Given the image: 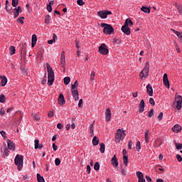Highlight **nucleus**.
Masks as SVG:
<instances>
[{
    "instance_id": "f257e3e1",
    "label": "nucleus",
    "mask_w": 182,
    "mask_h": 182,
    "mask_svg": "<svg viewBox=\"0 0 182 182\" xmlns=\"http://www.w3.org/2000/svg\"><path fill=\"white\" fill-rule=\"evenodd\" d=\"M47 72H48V86H52L53 85V82H55V73L53 72V69L50 67L49 63L46 64Z\"/></svg>"
},
{
    "instance_id": "f03ea898",
    "label": "nucleus",
    "mask_w": 182,
    "mask_h": 182,
    "mask_svg": "<svg viewBox=\"0 0 182 182\" xmlns=\"http://www.w3.org/2000/svg\"><path fill=\"white\" fill-rule=\"evenodd\" d=\"M150 69V63L146 62L145 64V67L144 69L140 72L139 77L144 80V79H147L149 77V72Z\"/></svg>"
},
{
    "instance_id": "7ed1b4c3",
    "label": "nucleus",
    "mask_w": 182,
    "mask_h": 182,
    "mask_svg": "<svg viewBox=\"0 0 182 182\" xmlns=\"http://www.w3.org/2000/svg\"><path fill=\"white\" fill-rule=\"evenodd\" d=\"M14 163L18 167V170L21 171L23 167V156L17 154L14 159Z\"/></svg>"
},
{
    "instance_id": "20e7f679",
    "label": "nucleus",
    "mask_w": 182,
    "mask_h": 182,
    "mask_svg": "<svg viewBox=\"0 0 182 182\" xmlns=\"http://www.w3.org/2000/svg\"><path fill=\"white\" fill-rule=\"evenodd\" d=\"M101 27L103 28V33L105 35H112V33H114V28L110 24H107L105 23H101Z\"/></svg>"
},
{
    "instance_id": "39448f33",
    "label": "nucleus",
    "mask_w": 182,
    "mask_h": 182,
    "mask_svg": "<svg viewBox=\"0 0 182 182\" xmlns=\"http://www.w3.org/2000/svg\"><path fill=\"white\" fill-rule=\"evenodd\" d=\"M126 137V134L122 129H117V133L115 134V142L120 143L122 140H124Z\"/></svg>"
},
{
    "instance_id": "423d86ee",
    "label": "nucleus",
    "mask_w": 182,
    "mask_h": 182,
    "mask_svg": "<svg viewBox=\"0 0 182 182\" xmlns=\"http://www.w3.org/2000/svg\"><path fill=\"white\" fill-rule=\"evenodd\" d=\"M97 15L102 19H106V18H107V15H112V11L109 10L100 11L97 12Z\"/></svg>"
},
{
    "instance_id": "0eeeda50",
    "label": "nucleus",
    "mask_w": 182,
    "mask_h": 182,
    "mask_svg": "<svg viewBox=\"0 0 182 182\" xmlns=\"http://www.w3.org/2000/svg\"><path fill=\"white\" fill-rule=\"evenodd\" d=\"M175 100L176 102V109H177V110H181L182 96L176 95Z\"/></svg>"
},
{
    "instance_id": "6e6552de",
    "label": "nucleus",
    "mask_w": 182,
    "mask_h": 182,
    "mask_svg": "<svg viewBox=\"0 0 182 182\" xmlns=\"http://www.w3.org/2000/svg\"><path fill=\"white\" fill-rule=\"evenodd\" d=\"M100 53H101V55H107V53H109V49H107V47L106 46V44L102 43L98 49Z\"/></svg>"
},
{
    "instance_id": "1a4fd4ad",
    "label": "nucleus",
    "mask_w": 182,
    "mask_h": 182,
    "mask_svg": "<svg viewBox=\"0 0 182 182\" xmlns=\"http://www.w3.org/2000/svg\"><path fill=\"white\" fill-rule=\"evenodd\" d=\"M163 83L167 89H170V81H168V76L167 75V73L164 74Z\"/></svg>"
},
{
    "instance_id": "9d476101",
    "label": "nucleus",
    "mask_w": 182,
    "mask_h": 182,
    "mask_svg": "<svg viewBox=\"0 0 182 182\" xmlns=\"http://www.w3.org/2000/svg\"><path fill=\"white\" fill-rule=\"evenodd\" d=\"M13 11H14V19H16V18L19 16V14L22 12V9L21 8L20 6H18V7L14 9Z\"/></svg>"
},
{
    "instance_id": "9b49d317",
    "label": "nucleus",
    "mask_w": 182,
    "mask_h": 182,
    "mask_svg": "<svg viewBox=\"0 0 182 182\" xmlns=\"http://www.w3.org/2000/svg\"><path fill=\"white\" fill-rule=\"evenodd\" d=\"M112 119V112L110 111V108H107L105 111V121L110 122Z\"/></svg>"
},
{
    "instance_id": "f8f14e48",
    "label": "nucleus",
    "mask_w": 182,
    "mask_h": 182,
    "mask_svg": "<svg viewBox=\"0 0 182 182\" xmlns=\"http://www.w3.org/2000/svg\"><path fill=\"white\" fill-rule=\"evenodd\" d=\"M137 178H139L138 182H146V179H144V175L141 171H137L136 173Z\"/></svg>"
},
{
    "instance_id": "ddd939ff",
    "label": "nucleus",
    "mask_w": 182,
    "mask_h": 182,
    "mask_svg": "<svg viewBox=\"0 0 182 182\" xmlns=\"http://www.w3.org/2000/svg\"><path fill=\"white\" fill-rule=\"evenodd\" d=\"M65 51H63L61 53V58H60V65H61L62 68H63V72H65Z\"/></svg>"
},
{
    "instance_id": "4468645a",
    "label": "nucleus",
    "mask_w": 182,
    "mask_h": 182,
    "mask_svg": "<svg viewBox=\"0 0 182 182\" xmlns=\"http://www.w3.org/2000/svg\"><path fill=\"white\" fill-rule=\"evenodd\" d=\"M7 147L9 150H11V151H15V144L12 142L10 139H7Z\"/></svg>"
},
{
    "instance_id": "2eb2a0df",
    "label": "nucleus",
    "mask_w": 182,
    "mask_h": 182,
    "mask_svg": "<svg viewBox=\"0 0 182 182\" xmlns=\"http://www.w3.org/2000/svg\"><path fill=\"white\" fill-rule=\"evenodd\" d=\"M58 103L60 105V106H63L65 103H66V101H65V97H63V94H60L58 99Z\"/></svg>"
},
{
    "instance_id": "dca6fc26",
    "label": "nucleus",
    "mask_w": 182,
    "mask_h": 182,
    "mask_svg": "<svg viewBox=\"0 0 182 182\" xmlns=\"http://www.w3.org/2000/svg\"><path fill=\"white\" fill-rule=\"evenodd\" d=\"M0 79L1 80L0 84L2 87L6 86V83H8V78L5 75H0Z\"/></svg>"
},
{
    "instance_id": "f3484780",
    "label": "nucleus",
    "mask_w": 182,
    "mask_h": 182,
    "mask_svg": "<svg viewBox=\"0 0 182 182\" xmlns=\"http://www.w3.org/2000/svg\"><path fill=\"white\" fill-rule=\"evenodd\" d=\"M122 31L125 35H130V28H129V26H126V24H124L122 27Z\"/></svg>"
},
{
    "instance_id": "a211bd4d",
    "label": "nucleus",
    "mask_w": 182,
    "mask_h": 182,
    "mask_svg": "<svg viewBox=\"0 0 182 182\" xmlns=\"http://www.w3.org/2000/svg\"><path fill=\"white\" fill-rule=\"evenodd\" d=\"M111 163L113 167H118L119 166V161H117V158H116V155H114L112 159H111Z\"/></svg>"
},
{
    "instance_id": "6ab92c4d",
    "label": "nucleus",
    "mask_w": 182,
    "mask_h": 182,
    "mask_svg": "<svg viewBox=\"0 0 182 182\" xmlns=\"http://www.w3.org/2000/svg\"><path fill=\"white\" fill-rule=\"evenodd\" d=\"M181 126L179 124H175L172 128V131L173 133H180V132H181Z\"/></svg>"
},
{
    "instance_id": "aec40b11",
    "label": "nucleus",
    "mask_w": 182,
    "mask_h": 182,
    "mask_svg": "<svg viewBox=\"0 0 182 182\" xmlns=\"http://www.w3.org/2000/svg\"><path fill=\"white\" fill-rule=\"evenodd\" d=\"M43 147V145L42 144H39L38 139H35L34 141V149L36 150H38V149H42Z\"/></svg>"
},
{
    "instance_id": "412c9836",
    "label": "nucleus",
    "mask_w": 182,
    "mask_h": 182,
    "mask_svg": "<svg viewBox=\"0 0 182 182\" xmlns=\"http://www.w3.org/2000/svg\"><path fill=\"white\" fill-rule=\"evenodd\" d=\"M146 92L149 96H153V87H151V85L148 84L146 85Z\"/></svg>"
},
{
    "instance_id": "4be33fe9",
    "label": "nucleus",
    "mask_w": 182,
    "mask_h": 182,
    "mask_svg": "<svg viewBox=\"0 0 182 182\" xmlns=\"http://www.w3.org/2000/svg\"><path fill=\"white\" fill-rule=\"evenodd\" d=\"M73 97H74L75 100H79V92L77 90H72Z\"/></svg>"
},
{
    "instance_id": "5701e85b",
    "label": "nucleus",
    "mask_w": 182,
    "mask_h": 182,
    "mask_svg": "<svg viewBox=\"0 0 182 182\" xmlns=\"http://www.w3.org/2000/svg\"><path fill=\"white\" fill-rule=\"evenodd\" d=\"M145 107L146 104L144 103V100H141L139 104V113H143V112H144Z\"/></svg>"
},
{
    "instance_id": "b1692460",
    "label": "nucleus",
    "mask_w": 182,
    "mask_h": 182,
    "mask_svg": "<svg viewBox=\"0 0 182 182\" xmlns=\"http://www.w3.org/2000/svg\"><path fill=\"white\" fill-rule=\"evenodd\" d=\"M150 131L149 130H146L144 133V139L146 143H149L150 141Z\"/></svg>"
},
{
    "instance_id": "393cba45",
    "label": "nucleus",
    "mask_w": 182,
    "mask_h": 182,
    "mask_svg": "<svg viewBox=\"0 0 182 182\" xmlns=\"http://www.w3.org/2000/svg\"><path fill=\"white\" fill-rule=\"evenodd\" d=\"M36 42H38V38H36V35L33 34L31 38V46L35 48V45H36Z\"/></svg>"
},
{
    "instance_id": "a878e982",
    "label": "nucleus",
    "mask_w": 182,
    "mask_h": 182,
    "mask_svg": "<svg viewBox=\"0 0 182 182\" xmlns=\"http://www.w3.org/2000/svg\"><path fill=\"white\" fill-rule=\"evenodd\" d=\"M93 126H95V122L90 125V133L91 137H93V136H95V129H93Z\"/></svg>"
},
{
    "instance_id": "bb28decb",
    "label": "nucleus",
    "mask_w": 182,
    "mask_h": 182,
    "mask_svg": "<svg viewBox=\"0 0 182 182\" xmlns=\"http://www.w3.org/2000/svg\"><path fill=\"white\" fill-rule=\"evenodd\" d=\"M105 149H106V146L105 145V143L100 144V153H102V154L105 153Z\"/></svg>"
},
{
    "instance_id": "cd10ccee",
    "label": "nucleus",
    "mask_w": 182,
    "mask_h": 182,
    "mask_svg": "<svg viewBox=\"0 0 182 182\" xmlns=\"http://www.w3.org/2000/svg\"><path fill=\"white\" fill-rule=\"evenodd\" d=\"M141 11H142V12H144L145 14H150V9L149 7H146L144 6H143L141 8Z\"/></svg>"
},
{
    "instance_id": "c85d7f7f",
    "label": "nucleus",
    "mask_w": 182,
    "mask_h": 182,
    "mask_svg": "<svg viewBox=\"0 0 182 182\" xmlns=\"http://www.w3.org/2000/svg\"><path fill=\"white\" fill-rule=\"evenodd\" d=\"M123 161H124V166H126V167H127V166H129V156H123Z\"/></svg>"
},
{
    "instance_id": "c756f323",
    "label": "nucleus",
    "mask_w": 182,
    "mask_h": 182,
    "mask_svg": "<svg viewBox=\"0 0 182 182\" xmlns=\"http://www.w3.org/2000/svg\"><path fill=\"white\" fill-rule=\"evenodd\" d=\"M99 144V138L97 136H94L92 139V145L97 146Z\"/></svg>"
},
{
    "instance_id": "7c9ffc66",
    "label": "nucleus",
    "mask_w": 182,
    "mask_h": 182,
    "mask_svg": "<svg viewBox=\"0 0 182 182\" xmlns=\"http://www.w3.org/2000/svg\"><path fill=\"white\" fill-rule=\"evenodd\" d=\"M52 18H50V16L46 15L45 17V23H46V25H49V23L50 22Z\"/></svg>"
},
{
    "instance_id": "2f4dec72",
    "label": "nucleus",
    "mask_w": 182,
    "mask_h": 182,
    "mask_svg": "<svg viewBox=\"0 0 182 182\" xmlns=\"http://www.w3.org/2000/svg\"><path fill=\"white\" fill-rule=\"evenodd\" d=\"M24 20H25V17L21 16V17H19L18 18H17L16 21H17V23H21V25H23Z\"/></svg>"
},
{
    "instance_id": "473e14b6",
    "label": "nucleus",
    "mask_w": 182,
    "mask_h": 182,
    "mask_svg": "<svg viewBox=\"0 0 182 182\" xmlns=\"http://www.w3.org/2000/svg\"><path fill=\"white\" fill-rule=\"evenodd\" d=\"M124 25H126L127 26H129V25H131V26H133V21H132L131 19L127 18L124 22Z\"/></svg>"
},
{
    "instance_id": "72a5a7b5",
    "label": "nucleus",
    "mask_w": 182,
    "mask_h": 182,
    "mask_svg": "<svg viewBox=\"0 0 182 182\" xmlns=\"http://www.w3.org/2000/svg\"><path fill=\"white\" fill-rule=\"evenodd\" d=\"M94 170H95V171H99V170H100V164H99V162L95 164Z\"/></svg>"
},
{
    "instance_id": "f704fd0d",
    "label": "nucleus",
    "mask_w": 182,
    "mask_h": 182,
    "mask_svg": "<svg viewBox=\"0 0 182 182\" xmlns=\"http://www.w3.org/2000/svg\"><path fill=\"white\" fill-rule=\"evenodd\" d=\"M77 86H79V82H77V80H75L74 84L71 85V90H75V89L77 87Z\"/></svg>"
},
{
    "instance_id": "c9c22d12",
    "label": "nucleus",
    "mask_w": 182,
    "mask_h": 182,
    "mask_svg": "<svg viewBox=\"0 0 182 182\" xmlns=\"http://www.w3.org/2000/svg\"><path fill=\"white\" fill-rule=\"evenodd\" d=\"M19 4V0H12L11 5L14 8H16Z\"/></svg>"
},
{
    "instance_id": "e433bc0d",
    "label": "nucleus",
    "mask_w": 182,
    "mask_h": 182,
    "mask_svg": "<svg viewBox=\"0 0 182 182\" xmlns=\"http://www.w3.org/2000/svg\"><path fill=\"white\" fill-rule=\"evenodd\" d=\"M69 83H70V78L69 77H64V85L68 86V85H69Z\"/></svg>"
},
{
    "instance_id": "4c0bfd02",
    "label": "nucleus",
    "mask_w": 182,
    "mask_h": 182,
    "mask_svg": "<svg viewBox=\"0 0 182 182\" xmlns=\"http://www.w3.org/2000/svg\"><path fill=\"white\" fill-rule=\"evenodd\" d=\"M16 49H15V46H11L10 47V55H15V52H16Z\"/></svg>"
},
{
    "instance_id": "58836bf2",
    "label": "nucleus",
    "mask_w": 182,
    "mask_h": 182,
    "mask_svg": "<svg viewBox=\"0 0 182 182\" xmlns=\"http://www.w3.org/2000/svg\"><path fill=\"white\" fill-rule=\"evenodd\" d=\"M136 149L137 151H140V149H141V145L140 144V141H137V142L136 144Z\"/></svg>"
},
{
    "instance_id": "ea45409f",
    "label": "nucleus",
    "mask_w": 182,
    "mask_h": 182,
    "mask_svg": "<svg viewBox=\"0 0 182 182\" xmlns=\"http://www.w3.org/2000/svg\"><path fill=\"white\" fill-rule=\"evenodd\" d=\"M175 146H176V150H181V149H182V144L176 142L175 143Z\"/></svg>"
},
{
    "instance_id": "a19ab883",
    "label": "nucleus",
    "mask_w": 182,
    "mask_h": 182,
    "mask_svg": "<svg viewBox=\"0 0 182 182\" xmlns=\"http://www.w3.org/2000/svg\"><path fill=\"white\" fill-rule=\"evenodd\" d=\"M3 156L4 157H8L9 156V151L6 149H4V152H3Z\"/></svg>"
},
{
    "instance_id": "79ce46f5",
    "label": "nucleus",
    "mask_w": 182,
    "mask_h": 182,
    "mask_svg": "<svg viewBox=\"0 0 182 182\" xmlns=\"http://www.w3.org/2000/svg\"><path fill=\"white\" fill-rule=\"evenodd\" d=\"M33 120H36V122H39V120H41V117H39L36 114H33Z\"/></svg>"
},
{
    "instance_id": "37998d69",
    "label": "nucleus",
    "mask_w": 182,
    "mask_h": 182,
    "mask_svg": "<svg viewBox=\"0 0 182 182\" xmlns=\"http://www.w3.org/2000/svg\"><path fill=\"white\" fill-rule=\"evenodd\" d=\"M95 71H92L91 75H90V80H91V82H94L95 81Z\"/></svg>"
},
{
    "instance_id": "c03bdc74",
    "label": "nucleus",
    "mask_w": 182,
    "mask_h": 182,
    "mask_svg": "<svg viewBox=\"0 0 182 182\" xmlns=\"http://www.w3.org/2000/svg\"><path fill=\"white\" fill-rule=\"evenodd\" d=\"M0 103H5V95L2 94L0 95Z\"/></svg>"
},
{
    "instance_id": "a18cd8bd",
    "label": "nucleus",
    "mask_w": 182,
    "mask_h": 182,
    "mask_svg": "<svg viewBox=\"0 0 182 182\" xmlns=\"http://www.w3.org/2000/svg\"><path fill=\"white\" fill-rule=\"evenodd\" d=\"M77 4L80 6H83V5H85V1H83V0H77Z\"/></svg>"
},
{
    "instance_id": "49530a36",
    "label": "nucleus",
    "mask_w": 182,
    "mask_h": 182,
    "mask_svg": "<svg viewBox=\"0 0 182 182\" xmlns=\"http://www.w3.org/2000/svg\"><path fill=\"white\" fill-rule=\"evenodd\" d=\"M154 114V109H151L149 112H148V116L149 117H153Z\"/></svg>"
},
{
    "instance_id": "de8ad7c7",
    "label": "nucleus",
    "mask_w": 182,
    "mask_h": 182,
    "mask_svg": "<svg viewBox=\"0 0 182 182\" xmlns=\"http://www.w3.org/2000/svg\"><path fill=\"white\" fill-rule=\"evenodd\" d=\"M55 166H60V159H59V158L55 159Z\"/></svg>"
},
{
    "instance_id": "09e8293b",
    "label": "nucleus",
    "mask_w": 182,
    "mask_h": 182,
    "mask_svg": "<svg viewBox=\"0 0 182 182\" xmlns=\"http://www.w3.org/2000/svg\"><path fill=\"white\" fill-rule=\"evenodd\" d=\"M149 103L150 105H151V106H154V105H156V102H154V99L151 97L149 98Z\"/></svg>"
},
{
    "instance_id": "8fccbe9b",
    "label": "nucleus",
    "mask_w": 182,
    "mask_h": 182,
    "mask_svg": "<svg viewBox=\"0 0 182 182\" xmlns=\"http://www.w3.org/2000/svg\"><path fill=\"white\" fill-rule=\"evenodd\" d=\"M78 107H83V100L80 99L78 102Z\"/></svg>"
},
{
    "instance_id": "3c124183",
    "label": "nucleus",
    "mask_w": 182,
    "mask_h": 182,
    "mask_svg": "<svg viewBox=\"0 0 182 182\" xmlns=\"http://www.w3.org/2000/svg\"><path fill=\"white\" fill-rule=\"evenodd\" d=\"M0 134L2 136V137H4V139H6V132L4 131H1Z\"/></svg>"
},
{
    "instance_id": "603ef678",
    "label": "nucleus",
    "mask_w": 182,
    "mask_h": 182,
    "mask_svg": "<svg viewBox=\"0 0 182 182\" xmlns=\"http://www.w3.org/2000/svg\"><path fill=\"white\" fill-rule=\"evenodd\" d=\"M176 159H177L178 161H179V163H181L182 157H181V156H180V154H176Z\"/></svg>"
},
{
    "instance_id": "864d4df0",
    "label": "nucleus",
    "mask_w": 182,
    "mask_h": 182,
    "mask_svg": "<svg viewBox=\"0 0 182 182\" xmlns=\"http://www.w3.org/2000/svg\"><path fill=\"white\" fill-rule=\"evenodd\" d=\"M160 146H161V144H159V143L157 142V140H156V141H154V147H160Z\"/></svg>"
},
{
    "instance_id": "5fc2aeb1",
    "label": "nucleus",
    "mask_w": 182,
    "mask_h": 182,
    "mask_svg": "<svg viewBox=\"0 0 182 182\" xmlns=\"http://www.w3.org/2000/svg\"><path fill=\"white\" fill-rule=\"evenodd\" d=\"M54 114H53V111H49L48 114V117H53Z\"/></svg>"
},
{
    "instance_id": "6e6d98bb",
    "label": "nucleus",
    "mask_w": 182,
    "mask_h": 182,
    "mask_svg": "<svg viewBox=\"0 0 182 182\" xmlns=\"http://www.w3.org/2000/svg\"><path fill=\"white\" fill-rule=\"evenodd\" d=\"M57 128L59 129V130H62V129H63V125L60 123H58L57 124Z\"/></svg>"
},
{
    "instance_id": "4d7b16f0",
    "label": "nucleus",
    "mask_w": 182,
    "mask_h": 182,
    "mask_svg": "<svg viewBox=\"0 0 182 182\" xmlns=\"http://www.w3.org/2000/svg\"><path fill=\"white\" fill-rule=\"evenodd\" d=\"M47 10L48 11V12H52V5L51 4H48L47 6Z\"/></svg>"
},
{
    "instance_id": "13d9d810",
    "label": "nucleus",
    "mask_w": 182,
    "mask_h": 182,
    "mask_svg": "<svg viewBox=\"0 0 182 182\" xmlns=\"http://www.w3.org/2000/svg\"><path fill=\"white\" fill-rule=\"evenodd\" d=\"M132 146H133V143L132 142V141H129L128 143V149H129V150H132Z\"/></svg>"
},
{
    "instance_id": "bf43d9fd",
    "label": "nucleus",
    "mask_w": 182,
    "mask_h": 182,
    "mask_svg": "<svg viewBox=\"0 0 182 182\" xmlns=\"http://www.w3.org/2000/svg\"><path fill=\"white\" fill-rule=\"evenodd\" d=\"M158 119L159 120H162L163 119V112H160L159 116H158Z\"/></svg>"
},
{
    "instance_id": "052dcab7",
    "label": "nucleus",
    "mask_w": 182,
    "mask_h": 182,
    "mask_svg": "<svg viewBox=\"0 0 182 182\" xmlns=\"http://www.w3.org/2000/svg\"><path fill=\"white\" fill-rule=\"evenodd\" d=\"M177 9H178L179 14H182V6H178Z\"/></svg>"
},
{
    "instance_id": "680f3d73",
    "label": "nucleus",
    "mask_w": 182,
    "mask_h": 182,
    "mask_svg": "<svg viewBox=\"0 0 182 182\" xmlns=\"http://www.w3.org/2000/svg\"><path fill=\"white\" fill-rule=\"evenodd\" d=\"M53 149L54 151H56V150H58V146L56 145V144L55 143L53 144Z\"/></svg>"
},
{
    "instance_id": "e2e57ef3",
    "label": "nucleus",
    "mask_w": 182,
    "mask_h": 182,
    "mask_svg": "<svg viewBox=\"0 0 182 182\" xmlns=\"http://www.w3.org/2000/svg\"><path fill=\"white\" fill-rule=\"evenodd\" d=\"M75 46L77 49H80V46L79 45V41H75Z\"/></svg>"
},
{
    "instance_id": "0e129e2a",
    "label": "nucleus",
    "mask_w": 182,
    "mask_h": 182,
    "mask_svg": "<svg viewBox=\"0 0 182 182\" xmlns=\"http://www.w3.org/2000/svg\"><path fill=\"white\" fill-rule=\"evenodd\" d=\"M87 173L90 174V165L87 166Z\"/></svg>"
},
{
    "instance_id": "69168bd1",
    "label": "nucleus",
    "mask_w": 182,
    "mask_h": 182,
    "mask_svg": "<svg viewBox=\"0 0 182 182\" xmlns=\"http://www.w3.org/2000/svg\"><path fill=\"white\" fill-rule=\"evenodd\" d=\"M146 180L148 182H151V178L150 176H146Z\"/></svg>"
},
{
    "instance_id": "338daca9",
    "label": "nucleus",
    "mask_w": 182,
    "mask_h": 182,
    "mask_svg": "<svg viewBox=\"0 0 182 182\" xmlns=\"http://www.w3.org/2000/svg\"><path fill=\"white\" fill-rule=\"evenodd\" d=\"M55 43V40H49L48 41V45H52V43Z\"/></svg>"
},
{
    "instance_id": "774afa93",
    "label": "nucleus",
    "mask_w": 182,
    "mask_h": 182,
    "mask_svg": "<svg viewBox=\"0 0 182 182\" xmlns=\"http://www.w3.org/2000/svg\"><path fill=\"white\" fill-rule=\"evenodd\" d=\"M0 114H1V116H4V114H5V110L1 109V111H0Z\"/></svg>"
}]
</instances>
